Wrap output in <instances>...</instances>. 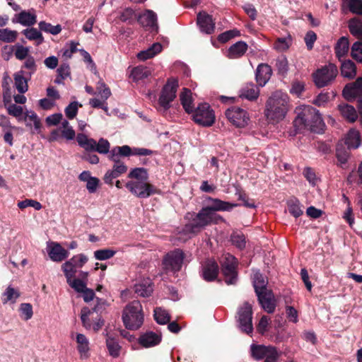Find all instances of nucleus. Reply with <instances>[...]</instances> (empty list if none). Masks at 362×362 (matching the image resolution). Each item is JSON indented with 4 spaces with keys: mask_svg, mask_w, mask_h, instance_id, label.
<instances>
[{
    "mask_svg": "<svg viewBox=\"0 0 362 362\" xmlns=\"http://www.w3.org/2000/svg\"><path fill=\"white\" fill-rule=\"evenodd\" d=\"M206 200L211 204L203 207L197 214L192 215V219L184 227L186 233L191 234L200 233L213 221L214 211H230L240 206L239 204L230 203L211 197H206Z\"/></svg>",
    "mask_w": 362,
    "mask_h": 362,
    "instance_id": "f257e3e1",
    "label": "nucleus"
},
{
    "mask_svg": "<svg viewBox=\"0 0 362 362\" xmlns=\"http://www.w3.org/2000/svg\"><path fill=\"white\" fill-rule=\"evenodd\" d=\"M290 108L289 97L280 90L275 91L266 102L264 115L272 123L283 120Z\"/></svg>",
    "mask_w": 362,
    "mask_h": 362,
    "instance_id": "f03ea898",
    "label": "nucleus"
},
{
    "mask_svg": "<svg viewBox=\"0 0 362 362\" xmlns=\"http://www.w3.org/2000/svg\"><path fill=\"white\" fill-rule=\"evenodd\" d=\"M144 320L143 308L139 300H133L124 307L122 321L127 329L137 330L142 326Z\"/></svg>",
    "mask_w": 362,
    "mask_h": 362,
    "instance_id": "7ed1b4c3",
    "label": "nucleus"
},
{
    "mask_svg": "<svg viewBox=\"0 0 362 362\" xmlns=\"http://www.w3.org/2000/svg\"><path fill=\"white\" fill-rule=\"evenodd\" d=\"M350 33L358 40L355 42L351 49V57L362 63V18L354 17L348 21Z\"/></svg>",
    "mask_w": 362,
    "mask_h": 362,
    "instance_id": "20e7f679",
    "label": "nucleus"
},
{
    "mask_svg": "<svg viewBox=\"0 0 362 362\" xmlns=\"http://www.w3.org/2000/svg\"><path fill=\"white\" fill-rule=\"evenodd\" d=\"M238 260L232 255L227 254L221 262V272L227 285L236 284L238 279Z\"/></svg>",
    "mask_w": 362,
    "mask_h": 362,
    "instance_id": "39448f33",
    "label": "nucleus"
},
{
    "mask_svg": "<svg viewBox=\"0 0 362 362\" xmlns=\"http://www.w3.org/2000/svg\"><path fill=\"white\" fill-rule=\"evenodd\" d=\"M301 124L311 131L320 133L323 130L325 123L319 111L314 107H308L299 116Z\"/></svg>",
    "mask_w": 362,
    "mask_h": 362,
    "instance_id": "423d86ee",
    "label": "nucleus"
},
{
    "mask_svg": "<svg viewBox=\"0 0 362 362\" xmlns=\"http://www.w3.org/2000/svg\"><path fill=\"white\" fill-rule=\"evenodd\" d=\"M338 74L337 66L332 63L317 69L313 74L315 84L318 88H322L329 85Z\"/></svg>",
    "mask_w": 362,
    "mask_h": 362,
    "instance_id": "0eeeda50",
    "label": "nucleus"
},
{
    "mask_svg": "<svg viewBox=\"0 0 362 362\" xmlns=\"http://www.w3.org/2000/svg\"><path fill=\"white\" fill-rule=\"evenodd\" d=\"M192 113L194 122L203 127H211L215 122L214 111L206 103H200Z\"/></svg>",
    "mask_w": 362,
    "mask_h": 362,
    "instance_id": "6e6552de",
    "label": "nucleus"
},
{
    "mask_svg": "<svg viewBox=\"0 0 362 362\" xmlns=\"http://www.w3.org/2000/svg\"><path fill=\"white\" fill-rule=\"evenodd\" d=\"M185 253L180 249H175L168 252L163 260L164 269L168 272L176 273L182 269Z\"/></svg>",
    "mask_w": 362,
    "mask_h": 362,
    "instance_id": "1a4fd4ad",
    "label": "nucleus"
},
{
    "mask_svg": "<svg viewBox=\"0 0 362 362\" xmlns=\"http://www.w3.org/2000/svg\"><path fill=\"white\" fill-rule=\"evenodd\" d=\"M126 187L133 194L141 199L148 198L158 193L154 185L144 180L141 182H129L126 184Z\"/></svg>",
    "mask_w": 362,
    "mask_h": 362,
    "instance_id": "9d476101",
    "label": "nucleus"
},
{
    "mask_svg": "<svg viewBox=\"0 0 362 362\" xmlns=\"http://www.w3.org/2000/svg\"><path fill=\"white\" fill-rule=\"evenodd\" d=\"M178 81L171 78L168 80L167 83L163 86L158 99V103L164 110L170 108V103L176 97Z\"/></svg>",
    "mask_w": 362,
    "mask_h": 362,
    "instance_id": "9b49d317",
    "label": "nucleus"
},
{
    "mask_svg": "<svg viewBox=\"0 0 362 362\" xmlns=\"http://www.w3.org/2000/svg\"><path fill=\"white\" fill-rule=\"evenodd\" d=\"M255 293L262 308L267 313H273L276 308V303L272 291L262 285L261 287L255 288Z\"/></svg>",
    "mask_w": 362,
    "mask_h": 362,
    "instance_id": "f8f14e48",
    "label": "nucleus"
},
{
    "mask_svg": "<svg viewBox=\"0 0 362 362\" xmlns=\"http://www.w3.org/2000/svg\"><path fill=\"white\" fill-rule=\"evenodd\" d=\"M238 319L242 331L247 334L252 332V308L250 303L245 302L240 308L238 312Z\"/></svg>",
    "mask_w": 362,
    "mask_h": 362,
    "instance_id": "ddd939ff",
    "label": "nucleus"
},
{
    "mask_svg": "<svg viewBox=\"0 0 362 362\" xmlns=\"http://www.w3.org/2000/svg\"><path fill=\"white\" fill-rule=\"evenodd\" d=\"M228 119L237 127H244L247 124L249 117L247 112L237 106L228 108L225 113Z\"/></svg>",
    "mask_w": 362,
    "mask_h": 362,
    "instance_id": "4468645a",
    "label": "nucleus"
},
{
    "mask_svg": "<svg viewBox=\"0 0 362 362\" xmlns=\"http://www.w3.org/2000/svg\"><path fill=\"white\" fill-rule=\"evenodd\" d=\"M75 136V131L69 122L66 119H64L60 127L51 132L48 141L50 142L57 141L60 137L64 138L66 140H72Z\"/></svg>",
    "mask_w": 362,
    "mask_h": 362,
    "instance_id": "2eb2a0df",
    "label": "nucleus"
},
{
    "mask_svg": "<svg viewBox=\"0 0 362 362\" xmlns=\"http://www.w3.org/2000/svg\"><path fill=\"white\" fill-rule=\"evenodd\" d=\"M219 270L215 260L206 259L202 265L201 276L206 281H214L217 279Z\"/></svg>",
    "mask_w": 362,
    "mask_h": 362,
    "instance_id": "dca6fc26",
    "label": "nucleus"
},
{
    "mask_svg": "<svg viewBox=\"0 0 362 362\" xmlns=\"http://www.w3.org/2000/svg\"><path fill=\"white\" fill-rule=\"evenodd\" d=\"M350 150L351 148L346 146V144H343L342 141L337 143L335 152V156L337 159V166L342 169H346L348 168V160L351 156Z\"/></svg>",
    "mask_w": 362,
    "mask_h": 362,
    "instance_id": "f3484780",
    "label": "nucleus"
},
{
    "mask_svg": "<svg viewBox=\"0 0 362 362\" xmlns=\"http://www.w3.org/2000/svg\"><path fill=\"white\" fill-rule=\"evenodd\" d=\"M47 253L49 258L56 262H61L66 259L69 252L64 249L59 243L52 242L47 246Z\"/></svg>",
    "mask_w": 362,
    "mask_h": 362,
    "instance_id": "a211bd4d",
    "label": "nucleus"
},
{
    "mask_svg": "<svg viewBox=\"0 0 362 362\" xmlns=\"http://www.w3.org/2000/svg\"><path fill=\"white\" fill-rule=\"evenodd\" d=\"M343 95L347 100L362 97V77H358L354 83L346 85Z\"/></svg>",
    "mask_w": 362,
    "mask_h": 362,
    "instance_id": "6ab92c4d",
    "label": "nucleus"
},
{
    "mask_svg": "<svg viewBox=\"0 0 362 362\" xmlns=\"http://www.w3.org/2000/svg\"><path fill=\"white\" fill-rule=\"evenodd\" d=\"M197 24L202 32L211 34L214 31L215 23L212 16L206 12H199L197 15Z\"/></svg>",
    "mask_w": 362,
    "mask_h": 362,
    "instance_id": "aec40b11",
    "label": "nucleus"
},
{
    "mask_svg": "<svg viewBox=\"0 0 362 362\" xmlns=\"http://www.w3.org/2000/svg\"><path fill=\"white\" fill-rule=\"evenodd\" d=\"M117 149L118 151L117 155L120 156H129L131 155L136 156H151L153 153L152 150L144 148H132L130 146L127 145H124L122 146H117Z\"/></svg>",
    "mask_w": 362,
    "mask_h": 362,
    "instance_id": "412c9836",
    "label": "nucleus"
},
{
    "mask_svg": "<svg viewBox=\"0 0 362 362\" xmlns=\"http://www.w3.org/2000/svg\"><path fill=\"white\" fill-rule=\"evenodd\" d=\"M152 73V68L144 65H139L132 69L130 77L134 82H144L145 79L151 76Z\"/></svg>",
    "mask_w": 362,
    "mask_h": 362,
    "instance_id": "4be33fe9",
    "label": "nucleus"
},
{
    "mask_svg": "<svg viewBox=\"0 0 362 362\" xmlns=\"http://www.w3.org/2000/svg\"><path fill=\"white\" fill-rule=\"evenodd\" d=\"M274 350L277 349L272 346L252 344L250 346L251 355L257 361L265 359L271 353H274Z\"/></svg>",
    "mask_w": 362,
    "mask_h": 362,
    "instance_id": "5701e85b",
    "label": "nucleus"
},
{
    "mask_svg": "<svg viewBox=\"0 0 362 362\" xmlns=\"http://www.w3.org/2000/svg\"><path fill=\"white\" fill-rule=\"evenodd\" d=\"M271 75L272 69L270 66L266 64L258 65L255 74V78L258 86H264L269 80Z\"/></svg>",
    "mask_w": 362,
    "mask_h": 362,
    "instance_id": "b1692460",
    "label": "nucleus"
},
{
    "mask_svg": "<svg viewBox=\"0 0 362 362\" xmlns=\"http://www.w3.org/2000/svg\"><path fill=\"white\" fill-rule=\"evenodd\" d=\"M259 90L253 83H247L240 90V97L253 101L258 98Z\"/></svg>",
    "mask_w": 362,
    "mask_h": 362,
    "instance_id": "393cba45",
    "label": "nucleus"
},
{
    "mask_svg": "<svg viewBox=\"0 0 362 362\" xmlns=\"http://www.w3.org/2000/svg\"><path fill=\"white\" fill-rule=\"evenodd\" d=\"M248 45L244 41H238L232 45L228 49L227 57L229 59H238L243 57L247 52Z\"/></svg>",
    "mask_w": 362,
    "mask_h": 362,
    "instance_id": "a878e982",
    "label": "nucleus"
},
{
    "mask_svg": "<svg viewBox=\"0 0 362 362\" xmlns=\"http://www.w3.org/2000/svg\"><path fill=\"white\" fill-rule=\"evenodd\" d=\"M161 341V336L153 332H146L141 334L139 339V344L144 347H151L158 344Z\"/></svg>",
    "mask_w": 362,
    "mask_h": 362,
    "instance_id": "bb28decb",
    "label": "nucleus"
},
{
    "mask_svg": "<svg viewBox=\"0 0 362 362\" xmlns=\"http://www.w3.org/2000/svg\"><path fill=\"white\" fill-rule=\"evenodd\" d=\"M180 100L185 111L188 114H192L195 109L193 105V99L192 92L189 88H184L180 93Z\"/></svg>",
    "mask_w": 362,
    "mask_h": 362,
    "instance_id": "cd10ccee",
    "label": "nucleus"
},
{
    "mask_svg": "<svg viewBox=\"0 0 362 362\" xmlns=\"http://www.w3.org/2000/svg\"><path fill=\"white\" fill-rule=\"evenodd\" d=\"M349 49V41L347 37H341L337 42L334 46V52L337 58L341 61Z\"/></svg>",
    "mask_w": 362,
    "mask_h": 362,
    "instance_id": "c85d7f7f",
    "label": "nucleus"
},
{
    "mask_svg": "<svg viewBox=\"0 0 362 362\" xmlns=\"http://www.w3.org/2000/svg\"><path fill=\"white\" fill-rule=\"evenodd\" d=\"M341 116L349 122H355L358 118V114L354 106L342 103L338 105Z\"/></svg>",
    "mask_w": 362,
    "mask_h": 362,
    "instance_id": "c756f323",
    "label": "nucleus"
},
{
    "mask_svg": "<svg viewBox=\"0 0 362 362\" xmlns=\"http://www.w3.org/2000/svg\"><path fill=\"white\" fill-rule=\"evenodd\" d=\"M78 344L77 349L81 355V358H88L89 356V341L86 337L83 334H78L76 336Z\"/></svg>",
    "mask_w": 362,
    "mask_h": 362,
    "instance_id": "7c9ffc66",
    "label": "nucleus"
},
{
    "mask_svg": "<svg viewBox=\"0 0 362 362\" xmlns=\"http://www.w3.org/2000/svg\"><path fill=\"white\" fill-rule=\"evenodd\" d=\"M134 292L141 297H148L153 292L152 283L150 279L144 280L134 286Z\"/></svg>",
    "mask_w": 362,
    "mask_h": 362,
    "instance_id": "2f4dec72",
    "label": "nucleus"
},
{
    "mask_svg": "<svg viewBox=\"0 0 362 362\" xmlns=\"http://www.w3.org/2000/svg\"><path fill=\"white\" fill-rule=\"evenodd\" d=\"M162 50V46L160 43H153L146 50L141 51L137 54V58L139 60H146L153 57L156 54L160 52Z\"/></svg>",
    "mask_w": 362,
    "mask_h": 362,
    "instance_id": "473e14b6",
    "label": "nucleus"
},
{
    "mask_svg": "<svg viewBox=\"0 0 362 362\" xmlns=\"http://www.w3.org/2000/svg\"><path fill=\"white\" fill-rule=\"evenodd\" d=\"M17 20L13 19V23H19L25 26H30L36 23V16L25 11L16 15Z\"/></svg>",
    "mask_w": 362,
    "mask_h": 362,
    "instance_id": "72a5a7b5",
    "label": "nucleus"
},
{
    "mask_svg": "<svg viewBox=\"0 0 362 362\" xmlns=\"http://www.w3.org/2000/svg\"><path fill=\"white\" fill-rule=\"evenodd\" d=\"M20 296L21 293L18 289L8 286L2 293V303L3 304H6L7 303H15Z\"/></svg>",
    "mask_w": 362,
    "mask_h": 362,
    "instance_id": "f704fd0d",
    "label": "nucleus"
},
{
    "mask_svg": "<svg viewBox=\"0 0 362 362\" xmlns=\"http://www.w3.org/2000/svg\"><path fill=\"white\" fill-rule=\"evenodd\" d=\"M341 74L344 77L354 78L356 74V64L350 59L344 61L341 65Z\"/></svg>",
    "mask_w": 362,
    "mask_h": 362,
    "instance_id": "c9c22d12",
    "label": "nucleus"
},
{
    "mask_svg": "<svg viewBox=\"0 0 362 362\" xmlns=\"http://www.w3.org/2000/svg\"><path fill=\"white\" fill-rule=\"evenodd\" d=\"M343 144H346V146L350 148H357L361 144L360 135L358 132L351 129L349 132Z\"/></svg>",
    "mask_w": 362,
    "mask_h": 362,
    "instance_id": "e433bc0d",
    "label": "nucleus"
},
{
    "mask_svg": "<svg viewBox=\"0 0 362 362\" xmlns=\"http://www.w3.org/2000/svg\"><path fill=\"white\" fill-rule=\"evenodd\" d=\"M76 140L78 145L85 150L95 151L96 141L93 139H90L83 134H78Z\"/></svg>",
    "mask_w": 362,
    "mask_h": 362,
    "instance_id": "4c0bfd02",
    "label": "nucleus"
},
{
    "mask_svg": "<svg viewBox=\"0 0 362 362\" xmlns=\"http://www.w3.org/2000/svg\"><path fill=\"white\" fill-rule=\"evenodd\" d=\"M15 87L20 93H25L28 89V81L23 76V72L19 71L13 75Z\"/></svg>",
    "mask_w": 362,
    "mask_h": 362,
    "instance_id": "58836bf2",
    "label": "nucleus"
},
{
    "mask_svg": "<svg viewBox=\"0 0 362 362\" xmlns=\"http://www.w3.org/2000/svg\"><path fill=\"white\" fill-rule=\"evenodd\" d=\"M94 312L88 307H83L81 310V320L83 326L86 329H90L93 325V314Z\"/></svg>",
    "mask_w": 362,
    "mask_h": 362,
    "instance_id": "ea45409f",
    "label": "nucleus"
},
{
    "mask_svg": "<svg viewBox=\"0 0 362 362\" xmlns=\"http://www.w3.org/2000/svg\"><path fill=\"white\" fill-rule=\"evenodd\" d=\"M137 21L144 25L153 27L156 24L157 16L152 11H147L144 14L139 15Z\"/></svg>",
    "mask_w": 362,
    "mask_h": 362,
    "instance_id": "a19ab883",
    "label": "nucleus"
},
{
    "mask_svg": "<svg viewBox=\"0 0 362 362\" xmlns=\"http://www.w3.org/2000/svg\"><path fill=\"white\" fill-rule=\"evenodd\" d=\"M128 177L135 179L132 182L148 181V170L144 168H135L129 172Z\"/></svg>",
    "mask_w": 362,
    "mask_h": 362,
    "instance_id": "79ce46f5",
    "label": "nucleus"
},
{
    "mask_svg": "<svg viewBox=\"0 0 362 362\" xmlns=\"http://www.w3.org/2000/svg\"><path fill=\"white\" fill-rule=\"evenodd\" d=\"M287 207L288 212L295 218H298L303 213L300 202L296 198H292L288 200Z\"/></svg>",
    "mask_w": 362,
    "mask_h": 362,
    "instance_id": "37998d69",
    "label": "nucleus"
},
{
    "mask_svg": "<svg viewBox=\"0 0 362 362\" xmlns=\"http://www.w3.org/2000/svg\"><path fill=\"white\" fill-rule=\"evenodd\" d=\"M343 6L349 8V11L358 16H362V0H342Z\"/></svg>",
    "mask_w": 362,
    "mask_h": 362,
    "instance_id": "c03bdc74",
    "label": "nucleus"
},
{
    "mask_svg": "<svg viewBox=\"0 0 362 362\" xmlns=\"http://www.w3.org/2000/svg\"><path fill=\"white\" fill-rule=\"evenodd\" d=\"M154 320L159 325H166L170 321V314L161 308H156L153 314Z\"/></svg>",
    "mask_w": 362,
    "mask_h": 362,
    "instance_id": "a18cd8bd",
    "label": "nucleus"
},
{
    "mask_svg": "<svg viewBox=\"0 0 362 362\" xmlns=\"http://www.w3.org/2000/svg\"><path fill=\"white\" fill-rule=\"evenodd\" d=\"M232 244L240 250L245 248L246 238L241 232H233L230 235Z\"/></svg>",
    "mask_w": 362,
    "mask_h": 362,
    "instance_id": "49530a36",
    "label": "nucleus"
},
{
    "mask_svg": "<svg viewBox=\"0 0 362 362\" xmlns=\"http://www.w3.org/2000/svg\"><path fill=\"white\" fill-rule=\"evenodd\" d=\"M25 122L26 125L31 127L33 124L36 130H39L41 127L40 120L37 115L33 111H27L25 114Z\"/></svg>",
    "mask_w": 362,
    "mask_h": 362,
    "instance_id": "de8ad7c7",
    "label": "nucleus"
},
{
    "mask_svg": "<svg viewBox=\"0 0 362 362\" xmlns=\"http://www.w3.org/2000/svg\"><path fill=\"white\" fill-rule=\"evenodd\" d=\"M62 269L66 279V282H69L70 279H74L77 272V268L73 266L71 262L69 259L62 265Z\"/></svg>",
    "mask_w": 362,
    "mask_h": 362,
    "instance_id": "09e8293b",
    "label": "nucleus"
},
{
    "mask_svg": "<svg viewBox=\"0 0 362 362\" xmlns=\"http://www.w3.org/2000/svg\"><path fill=\"white\" fill-rule=\"evenodd\" d=\"M23 33L30 40H37V45L42 43L44 38L42 33L36 28H28L23 30Z\"/></svg>",
    "mask_w": 362,
    "mask_h": 362,
    "instance_id": "8fccbe9b",
    "label": "nucleus"
},
{
    "mask_svg": "<svg viewBox=\"0 0 362 362\" xmlns=\"http://www.w3.org/2000/svg\"><path fill=\"white\" fill-rule=\"evenodd\" d=\"M18 36L16 30H11L8 28L0 29V40L5 42H14Z\"/></svg>",
    "mask_w": 362,
    "mask_h": 362,
    "instance_id": "3c124183",
    "label": "nucleus"
},
{
    "mask_svg": "<svg viewBox=\"0 0 362 362\" xmlns=\"http://www.w3.org/2000/svg\"><path fill=\"white\" fill-rule=\"evenodd\" d=\"M136 18L137 16L135 11L130 8H125L119 15L120 21L128 24H132Z\"/></svg>",
    "mask_w": 362,
    "mask_h": 362,
    "instance_id": "603ef678",
    "label": "nucleus"
},
{
    "mask_svg": "<svg viewBox=\"0 0 362 362\" xmlns=\"http://www.w3.org/2000/svg\"><path fill=\"white\" fill-rule=\"evenodd\" d=\"M39 28L42 31L49 33L52 35H57L62 31L60 25H52L51 23H46L45 21H40L39 23Z\"/></svg>",
    "mask_w": 362,
    "mask_h": 362,
    "instance_id": "864d4df0",
    "label": "nucleus"
},
{
    "mask_svg": "<svg viewBox=\"0 0 362 362\" xmlns=\"http://www.w3.org/2000/svg\"><path fill=\"white\" fill-rule=\"evenodd\" d=\"M240 36V30L237 29L229 30L218 35L217 39L221 43H226L235 37Z\"/></svg>",
    "mask_w": 362,
    "mask_h": 362,
    "instance_id": "5fc2aeb1",
    "label": "nucleus"
},
{
    "mask_svg": "<svg viewBox=\"0 0 362 362\" xmlns=\"http://www.w3.org/2000/svg\"><path fill=\"white\" fill-rule=\"evenodd\" d=\"M235 194L238 197V200L243 202V206L247 208H255V202L252 199L248 198L247 194L240 189H236Z\"/></svg>",
    "mask_w": 362,
    "mask_h": 362,
    "instance_id": "6e6d98bb",
    "label": "nucleus"
},
{
    "mask_svg": "<svg viewBox=\"0 0 362 362\" xmlns=\"http://www.w3.org/2000/svg\"><path fill=\"white\" fill-rule=\"evenodd\" d=\"M79 107H82V105L78 102L74 101L71 103L64 110L66 117L69 119H73L76 116Z\"/></svg>",
    "mask_w": 362,
    "mask_h": 362,
    "instance_id": "4d7b16f0",
    "label": "nucleus"
},
{
    "mask_svg": "<svg viewBox=\"0 0 362 362\" xmlns=\"http://www.w3.org/2000/svg\"><path fill=\"white\" fill-rule=\"evenodd\" d=\"M291 37H279L274 44V48L279 51H285L288 49L291 44Z\"/></svg>",
    "mask_w": 362,
    "mask_h": 362,
    "instance_id": "13d9d810",
    "label": "nucleus"
},
{
    "mask_svg": "<svg viewBox=\"0 0 362 362\" xmlns=\"http://www.w3.org/2000/svg\"><path fill=\"white\" fill-rule=\"evenodd\" d=\"M106 337V345L109 351L110 355H113V332L108 325L104 331Z\"/></svg>",
    "mask_w": 362,
    "mask_h": 362,
    "instance_id": "bf43d9fd",
    "label": "nucleus"
},
{
    "mask_svg": "<svg viewBox=\"0 0 362 362\" xmlns=\"http://www.w3.org/2000/svg\"><path fill=\"white\" fill-rule=\"evenodd\" d=\"M20 312L23 315V319L26 321L31 319L33 315V307L30 303H21Z\"/></svg>",
    "mask_w": 362,
    "mask_h": 362,
    "instance_id": "052dcab7",
    "label": "nucleus"
},
{
    "mask_svg": "<svg viewBox=\"0 0 362 362\" xmlns=\"http://www.w3.org/2000/svg\"><path fill=\"white\" fill-rule=\"evenodd\" d=\"M18 206L21 209H23L28 206H31L33 207L35 210H40L42 207V204L39 202L33 199H25L23 201L19 202L18 203Z\"/></svg>",
    "mask_w": 362,
    "mask_h": 362,
    "instance_id": "680f3d73",
    "label": "nucleus"
},
{
    "mask_svg": "<svg viewBox=\"0 0 362 362\" xmlns=\"http://www.w3.org/2000/svg\"><path fill=\"white\" fill-rule=\"evenodd\" d=\"M69 260L73 266L78 269L81 268L88 262V257L83 254H78L73 256Z\"/></svg>",
    "mask_w": 362,
    "mask_h": 362,
    "instance_id": "e2e57ef3",
    "label": "nucleus"
},
{
    "mask_svg": "<svg viewBox=\"0 0 362 362\" xmlns=\"http://www.w3.org/2000/svg\"><path fill=\"white\" fill-rule=\"evenodd\" d=\"M67 284L78 293H83L86 288V284L79 279H71Z\"/></svg>",
    "mask_w": 362,
    "mask_h": 362,
    "instance_id": "0e129e2a",
    "label": "nucleus"
},
{
    "mask_svg": "<svg viewBox=\"0 0 362 362\" xmlns=\"http://www.w3.org/2000/svg\"><path fill=\"white\" fill-rule=\"evenodd\" d=\"M23 67L27 69L29 71L28 74L30 77L37 70V65L35 64V61L33 57L28 56L24 62Z\"/></svg>",
    "mask_w": 362,
    "mask_h": 362,
    "instance_id": "69168bd1",
    "label": "nucleus"
},
{
    "mask_svg": "<svg viewBox=\"0 0 362 362\" xmlns=\"http://www.w3.org/2000/svg\"><path fill=\"white\" fill-rule=\"evenodd\" d=\"M110 150V143L107 140L104 139H100L98 141V143L95 144V151L98 152L99 153H107Z\"/></svg>",
    "mask_w": 362,
    "mask_h": 362,
    "instance_id": "338daca9",
    "label": "nucleus"
},
{
    "mask_svg": "<svg viewBox=\"0 0 362 362\" xmlns=\"http://www.w3.org/2000/svg\"><path fill=\"white\" fill-rule=\"evenodd\" d=\"M94 257L98 260H105L113 257V250H98L94 252Z\"/></svg>",
    "mask_w": 362,
    "mask_h": 362,
    "instance_id": "774afa93",
    "label": "nucleus"
}]
</instances>
